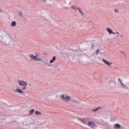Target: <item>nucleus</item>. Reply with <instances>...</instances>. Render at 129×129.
<instances>
[{"mask_svg":"<svg viewBox=\"0 0 129 129\" xmlns=\"http://www.w3.org/2000/svg\"><path fill=\"white\" fill-rule=\"evenodd\" d=\"M119 36L120 37V38H121V39H122V38H123V35H121Z\"/></svg>","mask_w":129,"mask_h":129,"instance_id":"obj_32","label":"nucleus"},{"mask_svg":"<svg viewBox=\"0 0 129 129\" xmlns=\"http://www.w3.org/2000/svg\"><path fill=\"white\" fill-rule=\"evenodd\" d=\"M35 111V109H32L29 110V114L32 115V114H34V112Z\"/></svg>","mask_w":129,"mask_h":129,"instance_id":"obj_22","label":"nucleus"},{"mask_svg":"<svg viewBox=\"0 0 129 129\" xmlns=\"http://www.w3.org/2000/svg\"><path fill=\"white\" fill-rule=\"evenodd\" d=\"M17 83L20 86H23L22 89L18 88L14 90V91L17 93H19V95H25V92L23 90H26L27 89V86L28 85V82L23 80L18 81Z\"/></svg>","mask_w":129,"mask_h":129,"instance_id":"obj_2","label":"nucleus"},{"mask_svg":"<svg viewBox=\"0 0 129 129\" xmlns=\"http://www.w3.org/2000/svg\"><path fill=\"white\" fill-rule=\"evenodd\" d=\"M35 126L34 128L35 129H44L45 127L43 125L44 124V122L42 121H36L35 123Z\"/></svg>","mask_w":129,"mask_h":129,"instance_id":"obj_3","label":"nucleus"},{"mask_svg":"<svg viewBox=\"0 0 129 129\" xmlns=\"http://www.w3.org/2000/svg\"><path fill=\"white\" fill-rule=\"evenodd\" d=\"M72 102H74L75 104H77V105L80 104L81 102L80 101H78L76 98H73V99L72 100Z\"/></svg>","mask_w":129,"mask_h":129,"instance_id":"obj_14","label":"nucleus"},{"mask_svg":"<svg viewBox=\"0 0 129 129\" xmlns=\"http://www.w3.org/2000/svg\"><path fill=\"white\" fill-rule=\"evenodd\" d=\"M0 41L7 46H16V41L10 34L4 32L0 34Z\"/></svg>","mask_w":129,"mask_h":129,"instance_id":"obj_1","label":"nucleus"},{"mask_svg":"<svg viewBox=\"0 0 129 129\" xmlns=\"http://www.w3.org/2000/svg\"><path fill=\"white\" fill-rule=\"evenodd\" d=\"M106 31L109 33L110 35H111V34H113V35H115V33L113 32L112 30L111 29L109 28V27L106 28Z\"/></svg>","mask_w":129,"mask_h":129,"instance_id":"obj_16","label":"nucleus"},{"mask_svg":"<svg viewBox=\"0 0 129 129\" xmlns=\"http://www.w3.org/2000/svg\"><path fill=\"white\" fill-rule=\"evenodd\" d=\"M71 9H72L73 11H75V12H77V10H78L79 13L81 14V16H84V14H83V12H82V10L80 8L77 7L73 5L71 6Z\"/></svg>","mask_w":129,"mask_h":129,"instance_id":"obj_7","label":"nucleus"},{"mask_svg":"<svg viewBox=\"0 0 129 129\" xmlns=\"http://www.w3.org/2000/svg\"><path fill=\"white\" fill-rule=\"evenodd\" d=\"M115 34H116V35H117V38H118V37H119V32H115Z\"/></svg>","mask_w":129,"mask_h":129,"instance_id":"obj_25","label":"nucleus"},{"mask_svg":"<svg viewBox=\"0 0 129 129\" xmlns=\"http://www.w3.org/2000/svg\"><path fill=\"white\" fill-rule=\"evenodd\" d=\"M88 125H89V126H90L91 128H96V124H95V123H94V122H93V121H89L88 122Z\"/></svg>","mask_w":129,"mask_h":129,"instance_id":"obj_9","label":"nucleus"},{"mask_svg":"<svg viewBox=\"0 0 129 129\" xmlns=\"http://www.w3.org/2000/svg\"><path fill=\"white\" fill-rule=\"evenodd\" d=\"M35 114L36 115H41L42 114V113L39 111H35Z\"/></svg>","mask_w":129,"mask_h":129,"instance_id":"obj_23","label":"nucleus"},{"mask_svg":"<svg viewBox=\"0 0 129 129\" xmlns=\"http://www.w3.org/2000/svg\"><path fill=\"white\" fill-rule=\"evenodd\" d=\"M0 13H3V10H0Z\"/></svg>","mask_w":129,"mask_h":129,"instance_id":"obj_34","label":"nucleus"},{"mask_svg":"<svg viewBox=\"0 0 129 129\" xmlns=\"http://www.w3.org/2000/svg\"><path fill=\"white\" fill-rule=\"evenodd\" d=\"M29 86L30 87H31V86H32V84H29Z\"/></svg>","mask_w":129,"mask_h":129,"instance_id":"obj_33","label":"nucleus"},{"mask_svg":"<svg viewBox=\"0 0 129 129\" xmlns=\"http://www.w3.org/2000/svg\"><path fill=\"white\" fill-rule=\"evenodd\" d=\"M45 18L47 21H51V15H47L45 16Z\"/></svg>","mask_w":129,"mask_h":129,"instance_id":"obj_21","label":"nucleus"},{"mask_svg":"<svg viewBox=\"0 0 129 129\" xmlns=\"http://www.w3.org/2000/svg\"><path fill=\"white\" fill-rule=\"evenodd\" d=\"M53 93H49L47 94L45 96V99L46 100H47V101H50L52 98H53Z\"/></svg>","mask_w":129,"mask_h":129,"instance_id":"obj_8","label":"nucleus"},{"mask_svg":"<svg viewBox=\"0 0 129 129\" xmlns=\"http://www.w3.org/2000/svg\"><path fill=\"white\" fill-rule=\"evenodd\" d=\"M94 44H92V45H91V50H93V49H94Z\"/></svg>","mask_w":129,"mask_h":129,"instance_id":"obj_29","label":"nucleus"},{"mask_svg":"<svg viewBox=\"0 0 129 129\" xmlns=\"http://www.w3.org/2000/svg\"><path fill=\"white\" fill-rule=\"evenodd\" d=\"M26 121H27L28 124H30V123H31V118L27 119Z\"/></svg>","mask_w":129,"mask_h":129,"instance_id":"obj_27","label":"nucleus"},{"mask_svg":"<svg viewBox=\"0 0 129 129\" xmlns=\"http://www.w3.org/2000/svg\"><path fill=\"white\" fill-rule=\"evenodd\" d=\"M100 51V49H98L95 51L96 55H98L99 54V52Z\"/></svg>","mask_w":129,"mask_h":129,"instance_id":"obj_24","label":"nucleus"},{"mask_svg":"<svg viewBox=\"0 0 129 129\" xmlns=\"http://www.w3.org/2000/svg\"><path fill=\"white\" fill-rule=\"evenodd\" d=\"M100 108H101V107H98L96 109H91V111H92L93 112H97L98 110H99V109H100Z\"/></svg>","mask_w":129,"mask_h":129,"instance_id":"obj_18","label":"nucleus"},{"mask_svg":"<svg viewBox=\"0 0 129 129\" xmlns=\"http://www.w3.org/2000/svg\"><path fill=\"white\" fill-rule=\"evenodd\" d=\"M16 26H17V22H16V21H13L11 23V27H12V28H14V27H16Z\"/></svg>","mask_w":129,"mask_h":129,"instance_id":"obj_19","label":"nucleus"},{"mask_svg":"<svg viewBox=\"0 0 129 129\" xmlns=\"http://www.w3.org/2000/svg\"><path fill=\"white\" fill-rule=\"evenodd\" d=\"M29 57L34 60V61H39V62H42L43 61V59L41 57H38V55H34V54H30Z\"/></svg>","mask_w":129,"mask_h":129,"instance_id":"obj_6","label":"nucleus"},{"mask_svg":"<svg viewBox=\"0 0 129 129\" xmlns=\"http://www.w3.org/2000/svg\"><path fill=\"white\" fill-rule=\"evenodd\" d=\"M60 98L63 102H69L71 100V97L69 95H61L60 96Z\"/></svg>","mask_w":129,"mask_h":129,"instance_id":"obj_4","label":"nucleus"},{"mask_svg":"<svg viewBox=\"0 0 129 129\" xmlns=\"http://www.w3.org/2000/svg\"><path fill=\"white\" fill-rule=\"evenodd\" d=\"M102 61L106 64V65H107V66H109V67H110V65H112V62H110L108 61H107V60H106L105 59H103L102 60Z\"/></svg>","mask_w":129,"mask_h":129,"instance_id":"obj_13","label":"nucleus"},{"mask_svg":"<svg viewBox=\"0 0 129 129\" xmlns=\"http://www.w3.org/2000/svg\"><path fill=\"white\" fill-rule=\"evenodd\" d=\"M114 13H115L116 14H118V9H115L114 10Z\"/></svg>","mask_w":129,"mask_h":129,"instance_id":"obj_30","label":"nucleus"},{"mask_svg":"<svg viewBox=\"0 0 129 129\" xmlns=\"http://www.w3.org/2000/svg\"><path fill=\"white\" fill-rule=\"evenodd\" d=\"M118 81H120L121 87L122 88H125V89L127 88V86L125 84H123V83H122V81L120 80V79H118Z\"/></svg>","mask_w":129,"mask_h":129,"instance_id":"obj_15","label":"nucleus"},{"mask_svg":"<svg viewBox=\"0 0 129 129\" xmlns=\"http://www.w3.org/2000/svg\"><path fill=\"white\" fill-rule=\"evenodd\" d=\"M114 127L115 129H120L121 126L120 124L118 123H116L114 125Z\"/></svg>","mask_w":129,"mask_h":129,"instance_id":"obj_17","label":"nucleus"},{"mask_svg":"<svg viewBox=\"0 0 129 129\" xmlns=\"http://www.w3.org/2000/svg\"><path fill=\"white\" fill-rule=\"evenodd\" d=\"M120 53L122 54V55H124V56H125V57H126V54H125V52L124 51H120Z\"/></svg>","mask_w":129,"mask_h":129,"instance_id":"obj_26","label":"nucleus"},{"mask_svg":"<svg viewBox=\"0 0 129 129\" xmlns=\"http://www.w3.org/2000/svg\"><path fill=\"white\" fill-rule=\"evenodd\" d=\"M41 3H46L48 0H40Z\"/></svg>","mask_w":129,"mask_h":129,"instance_id":"obj_31","label":"nucleus"},{"mask_svg":"<svg viewBox=\"0 0 129 129\" xmlns=\"http://www.w3.org/2000/svg\"><path fill=\"white\" fill-rule=\"evenodd\" d=\"M83 54L87 56V57H88V58H92V56L94 55V52L85 50L83 51Z\"/></svg>","mask_w":129,"mask_h":129,"instance_id":"obj_5","label":"nucleus"},{"mask_svg":"<svg viewBox=\"0 0 129 129\" xmlns=\"http://www.w3.org/2000/svg\"><path fill=\"white\" fill-rule=\"evenodd\" d=\"M6 120V116L4 114L0 113V122H4Z\"/></svg>","mask_w":129,"mask_h":129,"instance_id":"obj_12","label":"nucleus"},{"mask_svg":"<svg viewBox=\"0 0 129 129\" xmlns=\"http://www.w3.org/2000/svg\"><path fill=\"white\" fill-rule=\"evenodd\" d=\"M55 61H56V56H54L52 57V59L51 60H50L49 63L50 64H52V63H54V62H55Z\"/></svg>","mask_w":129,"mask_h":129,"instance_id":"obj_20","label":"nucleus"},{"mask_svg":"<svg viewBox=\"0 0 129 129\" xmlns=\"http://www.w3.org/2000/svg\"><path fill=\"white\" fill-rule=\"evenodd\" d=\"M81 122L84 123V124H88V122H89V119L88 118H85L84 119H82L81 120Z\"/></svg>","mask_w":129,"mask_h":129,"instance_id":"obj_11","label":"nucleus"},{"mask_svg":"<svg viewBox=\"0 0 129 129\" xmlns=\"http://www.w3.org/2000/svg\"><path fill=\"white\" fill-rule=\"evenodd\" d=\"M42 63H43L44 66H47V67H51V64H50V62L48 59L44 60Z\"/></svg>","mask_w":129,"mask_h":129,"instance_id":"obj_10","label":"nucleus"},{"mask_svg":"<svg viewBox=\"0 0 129 129\" xmlns=\"http://www.w3.org/2000/svg\"><path fill=\"white\" fill-rule=\"evenodd\" d=\"M18 15L20 16V17H23V13L19 12H18Z\"/></svg>","mask_w":129,"mask_h":129,"instance_id":"obj_28","label":"nucleus"}]
</instances>
